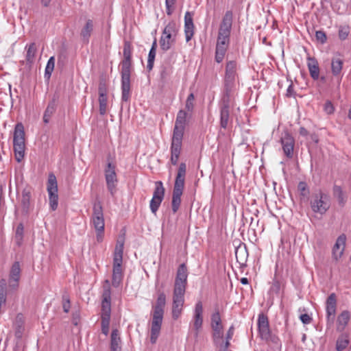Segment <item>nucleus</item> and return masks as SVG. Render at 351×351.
<instances>
[{
    "label": "nucleus",
    "mask_w": 351,
    "mask_h": 351,
    "mask_svg": "<svg viewBox=\"0 0 351 351\" xmlns=\"http://www.w3.org/2000/svg\"><path fill=\"white\" fill-rule=\"evenodd\" d=\"M219 108L220 113V127L226 130L232 122L230 118V110L232 108Z\"/></svg>",
    "instance_id": "obj_28"
},
{
    "label": "nucleus",
    "mask_w": 351,
    "mask_h": 351,
    "mask_svg": "<svg viewBox=\"0 0 351 351\" xmlns=\"http://www.w3.org/2000/svg\"><path fill=\"white\" fill-rule=\"evenodd\" d=\"M178 32V25L175 21H170L165 27L162 34L176 37Z\"/></svg>",
    "instance_id": "obj_35"
},
{
    "label": "nucleus",
    "mask_w": 351,
    "mask_h": 351,
    "mask_svg": "<svg viewBox=\"0 0 351 351\" xmlns=\"http://www.w3.org/2000/svg\"><path fill=\"white\" fill-rule=\"evenodd\" d=\"M315 38L321 44H324L327 40V36L324 31L318 30L315 32Z\"/></svg>",
    "instance_id": "obj_50"
},
{
    "label": "nucleus",
    "mask_w": 351,
    "mask_h": 351,
    "mask_svg": "<svg viewBox=\"0 0 351 351\" xmlns=\"http://www.w3.org/2000/svg\"><path fill=\"white\" fill-rule=\"evenodd\" d=\"M125 239L123 237L119 238L114 249L113 258H118L123 260V246Z\"/></svg>",
    "instance_id": "obj_36"
},
{
    "label": "nucleus",
    "mask_w": 351,
    "mask_h": 351,
    "mask_svg": "<svg viewBox=\"0 0 351 351\" xmlns=\"http://www.w3.org/2000/svg\"><path fill=\"white\" fill-rule=\"evenodd\" d=\"M93 30V22L92 20L88 19L86 21L85 25L81 30L80 36L85 43H88L91 33Z\"/></svg>",
    "instance_id": "obj_30"
},
{
    "label": "nucleus",
    "mask_w": 351,
    "mask_h": 351,
    "mask_svg": "<svg viewBox=\"0 0 351 351\" xmlns=\"http://www.w3.org/2000/svg\"><path fill=\"white\" fill-rule=\"evenodd\" d=\"M122 262V259L113 258L112 285L114 287H118L123 280Z\"/></svg>",
    "instance_id": "obj_18"
},
{
    "label": "nucleus",
    "mask_w": 351,
    "mask_h": 351,
    "mask_svg": "<svg viewBox=\"0 0 351 351\" xmlns=\"http://www.w3.org/2000/svg\"><path fill=\"white\" fill-rule=\"evenodd\" d=\"M179 156V155H174L171 154V162L172 165H176L178 164Z\"/></svg>",
    "instance_id": "obj_57"
},
{
    "label": "nucleus",
    "mask_w": 351,
    "mask_h": 351,
    "mask_svg": "<svg viewBox=\"0 0 351 351\" xmlns=\"http://www.w3.org/2000/svg\"><path fill=\"white\" fill-rule=\"evenodd\" d=\"M280 291V283L279 280L276 279H274L272 282V285L270 287V292L278 294Z\"/></svg>",
    "instance_id": "obj_51"
},
{
    "label": "nucleus",
    "mask_w": 351,
    "mask_h": 351,
    "mask_svg": "<svg viewBox=\"0 0 351 351\" xmlns=\"http://www.w3.org/2000/svg\"><path fill=\"white\" fill-rule=\"evenodd\" d=\"M194 99H195V96H194L193 93H190V94L188 95L186 100L193 101H194Z\"/></svg>",
    "instance_id": "obj_64"
},
{
    "label": "nucleus",
    "mask_w": 351,
    "mask_h": 351,
    "mask_svg": "<svg viewBox=\"0 0 351 351\" xmlns=\"http://www.w3.org/2000/svg\"><path fill=\"white\" fill-rule=\"evenodd\" d=\"M25 49L27 50L26 60L29 64H32L34 62L37 52L36 45L34 43H32L27 45Z\"/></svg>",
    "instance_id": "obj_33"
},
{
    "label": "nucleus",
    "mask_w": 351,
    "mask_h": 351,
    "mask_svg": "<svg viewBox=\"0 0 351 351\" xmlns=\"http://www.w3.org/2000/svg\"><path fill=\"white\" fill-rule=\"evenodd\" d=\"M186 173V165L184 162L180 164L176 177L171 201L172 211L176 213L181 204V196L183 193Z\"/></svg>",
    "instance_id": "obj_5"
},
{
    "label": "nucleus",
    "mask_w": 351,
    "mask_h": 351,
    "mask_svg": "<svg viewBox=\"0 0 351 351\" xmlns=\"http://www.w3.org/2000/svg\"><path fill=\"white\" fill-rule=\"evenodd\" d=\"M188 271L184 263L181 264L177 270L173 291H185L187 285Z\"/></svg>",
    "instance_id": "obj_16"
},
{
    "label": "nucleus",
    "mask_w": 351,
    "mask_h": 351,
    "mask_svg": "<svg viewBox=\"0 0 351 351\" xmlns=\"http://www.w3.org/2000/svg\"><path fill=\"white\" fill-rule=\"evenodd\" d=\"M334 106L332 103L329 101H326L324 104V110L328 114L334 112Z\"/></svg>",
    "instance_id": "obj_52"
},
{
    "label": "nucleus",
    "mask_w": 351,
    "mask_h": 351,
    "mask_svg": "<svg viewBox=\"0 0 351 351\" xmlns=\"http://www.w3.org/2000/svg\"><path fill=\"white\" fill-rule=\"evenodd\" d=\"M350 343L348 336L347 335H341L337 341L336 348L337 351H343L345 350Z\"/></svg>",
    "instance_id": "obj_40"
},
{
    "label": "nucleus",
    "mask_w": 351,
    "mask_h": 351,
    "mask_svg": "<svg viewBox=\"0 0 351 351\" xmlns=\"http://www.w3.org/2000/svg\"><path fill=\"white\" fill-rule=\"evenodd\" d=\"M213 331L214 343L218 345L223 337V328H213Z\"/></svg>",
    "instance_id": "obj_44"
},
{
    "label": "nucleus",
    "mask_w": 351,
    "mask_h": 351,
    "mask_svg": "<svg viewBox=\"0 0 351 351\" xmlns=\"http://www.w3.org/2000/svg\"><path fill=\"white\" fill-rule=\"evenodd\" d=\"M47 192L49 194V205L52 210L57 209L58 204V184L56 176L49 174L47 182Z\"/></svg>",
    "instance_id": "obj_11"
},
{
    "label": "nucleus",
    "mask_w": 351,
    "mask_h": 351,
    "mask_svg": "<svg viewBox=\"0 0 351 351\" xmlns=\"http://www.w3.org/2000/svg\"><path fill=\"white\" fill-rule=\"evenodd\" d=\"M63 310L65 313H68L70 309V300L67 299L65 300V302L63 303L62 305Z\"/></svg>",
    "instance_id": "obj_56"
},
{
    "label": "nucleus",
    "mask_w": 351,
    "mask_h": 351,
    "mask_svg": "<svg viewBox=\"0 0 351 351\" xmlns=\"http://www.w3.org/2000/svg\"><path fill=\"white\" fill-rule=\"evenodd\" d=\"M193 29V14L190 12H186L184 15V32L186 42H189L193 37L194 34Z\"/></svg>",
    "instance_id": "obj_25"
},
{
    "label": "nucleus",
    "mask_w": 351,
    "mask_h": 351,
    "mask_svg": "<svg viewBox=\"0 0 351 351\" xmlns=\"http://www.w3.org/2000/svg\"><path fill=\"white\" fill-rule=\"evenodd\" d=\"M176 38L174 36H170L166 34H162L160 39V46L162 51H168L171 45L175 43Z\"/></svg>",
    "instance_id": "obj_31"
},
{
    "label": "nucleus",
    "mask_w": 351,
    "mask_h": 351,
    "mask_svg": "<svg viewBox=\"0 0 351 351\" xmlns=\"http://www.w3.org/2000/svg\"><path fill=\"white\" fill-rule=\"evenodd\" d=\"M31 191L29 189H24L22 191L21 204L23 209L27 210L29 207Z\"/></svg>",
    "instance_id": "obj_41"
},
{
    "label": "nucleus",
    "mask_w": 351,
    "mask_h": 351,
    "mask_svg": "<svg viewBox=\"0 0 351 351\" xmlns=\"http://www.w3.org/2000/svg\"><path fill=\"white\" fill-rule=\"evenodd\" d=\"M23 232L24 227L23 223H21L17 226L16 228L15 235L14 238V242L18 247L21 246V245L23 244Z\"/></svg>",
    "instance_id": "obj_37"
},
{
    "label": "nucleus",
    "mask_w": 351,
    "mask_h": 351,
    "mask_svg": "<svg viewBox=\"0 0 351 351\" xmlns=\"http://www.w3.org/2000/svg\"><path fill=\"white\" fill-rule=\"evenodd\" d=\"M230 339H226V341L223 345V348L221 349L222 350H226L228 351V348L230 346Z\"/></svg>",
    "instance_id": "obj_62"
},
{
    "label": "nucleus",
    "mask_w": 351,
    "mask_h": 351,
    "mask_svg": "<svg viewBox=\"0 0 351 351\" xmlns=\"http://www.w3.org/2000/svg\"><path fill=\"white\" fill-rule=\"evenodd\" d=\"M176 0H165V5L168 7H174Z\"/></svg>",
    "instance_id": "obj_60"
},
{
    "label": "nucleus",
    "mask_w": 351,
    "mask_h": 351,
    "mask_svg": "<svg viewBox=\"0 0 351 351\" xmlns=\"http://www.w3.org/2000/svg\"><path fill=\"white\" fill-rule=\"evenodd\" d=\"M232 23V13L227 11L220 25L217 40L215 60L217 63L223 61L228 48Z\"/></svg>",
    "instance_id": "obj_1"
},
{
    "label": "nucleus",
    "mask_w": 351,
    "mask_h": 351,
    "mask_svg": "<svg viewBox=\"0 0 351 351\" xmlns=\"http://www.w3.org/2000/svg\"><path fill=\"white\" fill-rule=\"evenodd\" d=\"M350 318V313L347 310L343 311L337 317V329L339 330H343L348 325Z\"/></svg>",
    "instance_id": "obj_29"
},
{
    "label": "nucleus",
    "mask_w": 351,
    "mask_h": 351,
    "mask_svg": "<svg viewBox=\"0 0 351 351\" xmlns=\"http://www.w3.org/2000/svg\"><path fill=\"white\" fill-rule=\"evenodd\" d=\"M13 144L15 158L20 162L24 158L25 146L24 126L21 123H18L15 125Z\"/></svg>",
    "instance_id": "obj_8"
},
{
    "label": "nucleus",
    "mask_w": 351,
    "mask_h": 351,
    "mask_svg": "<svg viewBox=\"0 0 351 351\" xmlns=\"http://www.w3.org/2000/svg\"><path fill=\"white\" fill-rule=\"evenodd\" d=\"M23 324H24V320H23V315L18 314L16 315L15 321L14 322V327L15 328L16 335L17 337H21L23 333Z\"/></svg>",
    "instance_id": "obj_38"
},
{
    "label": "nucleus",
    "mask_w": 351,
    "mask_h": 351,
    "mask_svg": "<svg viewBox=\"0 0 351 351\" xmlns=\"http://www.w3.org/2000/svg\"><path fill=\"white\" fill-rule=\"evenodd\" d=\"M185 108H186V109L188 111H189V112L193 111V108H194V104H193V101L186 100V104H185Z\"/></svg>",
    "instance_id": "obj_55"
},
{
    "label": "nucleus",
    "mask_w": 351,
    "mask_h": 351,
    "mask_svg": "<svg viewBox=\"0 0 351 351\" xmlns=\"http://www.w3.org/2000/svg\"><path fill=\"white\" fill-rule=\"evenodd\" d=\"M346 236L344 234L339 236L332 247V255L334 260L338 261L342 256L346 247Z\"/></svg>",
    "instance_id": "obj_22"
},
{
    "label": "nucleus",
    "mask_w": 351,
    "mask_h": 351,
    "mask_svg": "<svg viewBox=\"0 0 351 351\" xmlns=\"http://www.w3.org/2000/svg\"><path fill=\"white\" fill-rule=\"evenodd\" d=\"M21 265L19 261H15L10 270L8 278V287L11 291H16L19 286V281L21 278Z\"/></svg>",
    "instance_id": "obj_17"
},
{
    "label": "nucleus",
    "mask_w": 351,
    "mask_h": 351,
    "mask_svg": "<svg viewBox=\"0 0 351 351\" xmlns=\"http://www.w3.org/2000/svg\"><path fill=\"white\" fill-rule=\"evenodd\" d=\"M91 221L97 232V241L101 242L103 240L105 222L101 202L98 199H96L93 203Z\"/></svg>",
    "instance_id": "obj_7"
},
{
    "label": "nucleus",
    "mask_w": 351,
    "mask_h": 351,
    "mask_svg": "<svg viewBox=\"0 0 351 351\" xmlns=\"http://www.w3.org/2000/svg\"><path fill=\"white\" fill-rule=\"evenodd\" d=\"M203 324V305L201 301H198L195 306L193 317V330H200Z\"/></svg>",
    "instance_id": "obj_24"
},
{
    "label": "nucleus",
    "mask_w": 351,
    "mask_h": 351,
    "mask_svg": "<svg viewBox=\"0 0 351 351\" xmlns=\"http://www.w3.org/2000/svg\"><path fill=\"white\" fill-rule=\"evenodd\" d=\"M105 179L108 190L112 195L116 193V186L118 182L115 166L111 162H108L105 169Z\"/></svg>",
    "instance_id": "obj_15"
},
{
    "label": "nucleus",
    "mask_w": 351,
    "mask_h": 351,
    "mask_svg": "<svg viewBox=\"0 0 351 351\" xmlns=\"http://www.w3.org/2000/svg\"><path fill=\"white\" fill-rule=\"evenodd\" d=\"M350 34V27L347 25L340 26L339 29L338 36L340 40H346Z\"/></svg>",
    "instance_id": "obj_47"
},
{
    "label": "nucleus",
    "mask_w": 351,
    "mask_h": 351,
    "mask_svg": "<svg viewBox=\"0 0 351 351\" xmlns=\"http://www.w3.org/2000/svg\"><path fill=\"white\" fill-rule=\"evenodd\" d=\"M237 64L234 60L228 61L226 66L224 84L235 86Z\"/></svg>",
    "instance_id": "obj_20"
},
{
    "label": "nucleus",
    "mask_w": 351,
    "mask_h": 351,
    "mask_svg": "<svg viewBox=\"0 0 351 351\" xmlns=\"http://www.w3.org/2000/svg\"><path fill=\"white\" fill-rule=\"evenodd\" d=\"M183 136L184 135L173 134L170 148L171 154L180 156L182 150Z\"/></svg>",
    "instance_id": "obj_27"
},
{
    "label": "nucleus",
    "mask_w": 351,
    "mask_h": 351,
    "mask_svg": "<svg viewBox=\"0 0 351 351\" xmlns=\"http://www.w3.org/2000/svg\"><path fill=\"white\" fill-rule=\"evenodd\" d=\"M165 191V188L161 181H158L155 183L153 197L149 204L150 209L154 214L156 213L164 199Z\"/></svg>",
    "instance_id": "obj_12"
},
{
    "label": "nucleus",
    "mask_w": 351,
    "mask_h": 351,
    "mask_svg": "<svg viewBox=\"0 0 351 351\" xmlns=\"http://www.w3.org/2000/svg\"><path fill=\"white\" fill-rule=\"evenodd\" d=\"M185 291H173L171 314L172 318L177 320L182 314L184 303Z\"/></svg>",
    "instance_id": "obj_14"
},
{
    "label": "nucleus",
    "mask_w": 351,
    "mask_h": 351,
    "mask_svg": "<svg viewBox=\"0 0 351 351\" xmlns=\"http://www.w3.org/2000/svg\"><path fill=\"white\" fill-rule=\"evenodd\" d=\"M298 189L302 197H307L309 195V189L305 182H300L298 185Z\"/></svg>",
    "instance_id": "obj_45"
},
{
    "label": "nucleus",
    "mask_w": 351,
    "mask_h": 351,
    "mask_svg": "<svg viewBox=\"0 0 351 351\" xmlns=\"http://www.w3.org/2000/svg\"><path fill=\"white\" fill-rule=\"evenodd\" d=\"M107 95H99V113L104 115L107 112Z\"/></svg>",
    "instance_id": "obj_43"
},
{
    "label": "nucleus",
    "mask_w": 351,
    "mask_h": 351,
    "mask_svg": "<svg viewBox=\"0 0 351 351\" xmlns=\"http://www.w3.org/2000/svg\"><path fill=\"white\" fill-rule=\"evenodd\" d=\"M294 95L293 85L291 82L287 89L286 96L288 97H293Z\"/></svg>",
    "instance_id": "obj_54"
},
{
    "label": "nucleus",
    "mask_w": 351,
    "mask_h": 351,
    "mask_svg": "<svg viewBox=\"0 0 351 351\" xmlns=\"http://www.w3.org/2000/svg\"><path fill=\"white\" fill-rule=\"evenodd\" d=\"M300 319L301 322L303 324H308L312 321V318L311 317V316L308 314H306V313L302 314L300 316Z\"/></svg>",
    "instance_id": "obj_53"
},
{
    "label": "nucleus",
    "mask_w": 351,
    "mask_h": 351,
    "mask_svg": "<svg viewBox=\"0 0 351 351\" xmlns=\"http://www.w3.org/2000/svg\"><path fill=\"white\" fill-rule=\"evenodd\" d=\"M59 95L58 93H55L52 96L51 99L48 103V105L43 114V122L45 124L49 123L51 117L55 113L59 101Z\"/></svg>",
    "instance_id": "obj_23"
},
{
    "label": "nucleus",
    "mask_w": 351,
    "mask_h": 351,
    "mask_svg": "<svg viewBox=\"0 0 351 351\" xmlns=\"http://www.w3.org/2000/svg\"><path fill=\"white\" fill-rule=\"evenodd\" d=\"M234 335V327L232 326L229 328L227 334H226V339H231L232 338V336Z\"/></svg>",
    "instance_id": "obj_58"
},
{
    "label": "nucleus",
    "mask_w": 351,
    "mask_h": 351,
    "mask_svg": "<svg viewBox=\"0 0 351 351\" xmlns=\"http://www.w3.org/2000/svg\"><path fill=\"white\" fill-rule=\"evenodd\" d=\"M120 342L121 339L119 337L118 330H112L111 333L110 351H121Z\"/></svg>",
    "instance_id": "obj_32"
},
{
    "label": "nucleus",
    "mask_w": 351,
    "mask_h": 351,
    "mask_svg": "<svg viewBox=\"0 0 351 351\" xmlns=\"http://www.w3.org/2000/svg\"><path fill=\"white\" fill-rule=\"evenodd\" d=\"M211 322L210 326L212 329L213 328H223L221 316L219 312V310H217L211 315Z\"/></svg>",
    "instance_id": "obj_39"
},
{
    "label": "nucleus",
    "mask_w": 351,
    "mask_h": 351,
    "mask_svg": "<svg viewBox=\"0 0 351 351\" xmlns=\"http://www.w3.org/2000/svg\"><path fill=\"white\" fill-rule=\"evenodd\" d=\"M158 297L156 303L152 305V318L150 331V341L152 344L156 343L159 337L166 305V295L160 290L157 291Z\"/></svg>",
    "instance_id": "obj_3"
},
{
    "label": "nucleus",
    "mask_w": 351,
    "mask_h": 351,
    "mask_svg": "<svg viewBox=\"0 0 351 351\" xmlns=\"http://www.w3.org/2000/svg\"><path fill=\"white\" fill-rule=\"evenodd\" d=\"M258 328L259 336L261 339L275 344H278L279 343L278 337L272 334L270 330L268 318L266 315L263 314H260L258 315Z\"/></svg>",
    "instance_id": "obj_9"
},
{
    "label": "nucleus",
    "mask_w": 351,
    "mask_h": 351,
    "mask_svg": "<svg viewBox=\"0 0 351 351\" xmlns=\"http://www.w3.org/2000/svg\"><path fill=\"white\" fill-rule=\"evenodd\" d=\"M307 66L311 77L315 80H318L319 77V67L317 60L313 57L308 56L307 58Z\"/></svg>",
    "instance_id": "obj_26"
},
{
    "label": "nucleus",
    "mask_w": 351,
    "mask_h": 351,
    "mask_svg": "<svg viewBox=\"0 0 351 351\" xmlns=\"http://www.w3.org/2000/svg\"><path fill=\"white\" fill-rule=\"evenodd\" d=\"M284 154L287 158H291L293 155L295 140L288 132H285L280 139Z\"/></svg>",
    "instance_id": "obj_19"
},
{
    "label": "nucleus",
    "mask_w": 351,
    "mask_h": 351,
    "mask_svg": "<svg viewBox=\"0 0 351 351\" xmlns=\"http://www.w3.org/2000/svg\"><path fill=\"white\" fill-rule=\"evenodd\" d=\"M337 300L335 293H330L326 301V319L327 328H330L335 322Z\"/></svg>",
    "instance_id": "obj_10"
},
{
    "label": "nucleus",
    "mask_w": 351,
    "mask_h": 351,
    "mask_svg": "<svg viewBox=\"0 0 351 351\" xmlns=\"http://www.w3.org/2000/svg\"><path fill=\"white\" fill-rule=\"evenodd\" d=\"M235 86L224 84L223 92L219 102V107L233 108L234 106Z\"/></svg>",
    "instance_id": "obj_13"
},
{
    "label": "nucleus",
    "mask_w": 351,
    "mask_h": 351,
    "mask_svg": "<svg viewBox=\"0 0 351 351\" xmlns=\"http://www.w3.org/2000/svg\"><path fill=\"white\" fill-rule=\"evenodd\" d=\"M132 47L128 41L123 45V60L121 62V100L128 101L131 97L130 73L132 66Z\"/></svg>",
    "instance_id": "obj_2"
},
{
    "label": "nucleus",
    "mask_w": 351,
    "mask_h": 351,
    "mask_svg": "<svg viewBox=\"0 0 351 351\" xmlns=\"http://www.w3.org/2000/svg\"><path fill=\"white\" fill-rule=\"evenodd\" d=\"M55 66V58L53 56L50 57L47 63V66L45 67V77L47 79H49L51 73L54 69Z\"/></svg>",
    "instance_id": "obj_42"
},
{
    "label": "nucleus",
    "mask_w": 351,
    "mask_h": 351,
    "mask_svg": "<svg viewBox=\"0 0 351 351\" xmlns=\"http://www.w3.org/2000/svg\"><path fill=\"white\" fill-rule=\"evenodd\" d=\"M333 193L334 195L337 198L339 203L341 205H343L345 200L341 188L335 185L333 188Z\"/></svg>",
    "instance_id": "obj_46"
},
{
    "label": "nucleus",
    "mask_w": 351,
    "mask_h": 351,
    "mask_svg": "<svg viewBox=\"0 0 351 351\" xmlns=\"http://www.w3.org/2000/svg\"><path fill=\"white\" fill-rule=\"evenodd\" d=\"M187 113L183 110H180L177 114L173 134L184 135L186 125Z\"/></svg>",
    "instance_id": "obj_21"
},
{
    "label": "nucleus",
    "mask_w": 351,
    "mask_h": 351,
    "mask_svg": "<svg viewBox=\"0 0 351 351\" xmlns=\"http://www.w3.org/2000/svg\"><path fill=\"white\" fill-rule=\"evenodd\" d=\"M51 0H40L43 6L48 7L50 5Z\"/></svg>",
    "instance_id": "obj_61"
},
{
    "label": "nucleus",
    "mask_w": 351,
    "mask_h": 351,
    "mask_svg": "<svg viewBox=\"0 0 351 351\" xmlns=\"http://www.w3.org/2000/svg\"><path fill=\"white\" fill-rule=\"evenodd\" d=\"M111 315V292L110 282L106 280L104 285L101 302V331L105 335L109 332L110 320Z\"/></svg>",
    "instance_id": "obj_4"
},
{
    "label": "nucleus",
    "mask_w": 351,
    "mask_h": 351,
    "mask_svg": "<svg viewBox=\"0 0 351 351\" xmlns=\"http://www.w3.org/2000/svg\"><path fill=\"white\" fill-rule=\"evenodd\" d=\"M174 7H168L166 5V12L168 15H171L173 12Z\"/></svg>",
    "instance_id": "obj_63"
},
{
    "label": "nucleus",
    "mask_w": 351,
    "mask_h": 351,
    "mask_svg": "<svg viewBox=\"0 0 351 351\" xmlns=\"http://www.w3.org/2000/svg\"><path fill=\"white\" fill-rule=\"evenodd\" d=\"M343 62L339 58H333L331 61V71L335 76H338L341 74L343 69Z\"/></svg>",
    "instance_id": "obj_34"
},
{
    "label": "nucleus",
    "mask_w": 351,
    "mask_h": 351,
    "mask_svg": "<svg viewBox=\"0 0 351 351\" xmlns=\"http://www.w3.org/2000/svg\"><path fill=\"white\" fill-rule=\"evenodd\" d=\"M299 133L301 136H306L308 134V132L304 127H301L299 130Z\"/></svg>",
    "instance_id": "obj_59"
},
{
    "label": "nucleus",
    "mask_w": 351,
    "mask_h": 351,
    "mask_svg": "<svg viewBox=\"0 0 351 351\" xmlns=\"http://www.w3.org/2000/svg\"><path fill=\"white\" fill-rule=\"evenodd\" d=\"M98 93L99 95H107L108 87L105 80H101L99 81Z\"/></svg>",
    "instance_id": "obj_49"
},
{
    "label": "nucleus",
    "mask_w": 351,
    "mask_h": 351,
    "mask_svg": "<svg viewBox=\"0 0 351 351\" xmlns=\"http://www.w3.org/2000/svg\"><path fill=\"white\" fill-rule=\"evenodd\" d=\"M309 205L313 213L324 215L331 206L330 195L322 190H318L311 195Z\"/></svg>",
    "instance_id": "obj_6"
},
{
    "label": "nucleus",
    "mask_w": 351,
    "mask_h": 351,
    "mask_svg": "<svg viewBox=\"0 0 351 351\" xmlns=\"http://www.w3.org/2000/svg\"><path fill=\"white\" fill-rule=\"evenodd\" d=\"M156 54V51H154V49L149 50L147 65V69L149 71L153 69Z\"/></svg>",
    "instance_id": "obj_48"
}]
</instances>
